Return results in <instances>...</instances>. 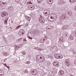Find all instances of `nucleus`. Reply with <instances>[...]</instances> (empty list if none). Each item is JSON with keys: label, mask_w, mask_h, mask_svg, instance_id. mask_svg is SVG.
<instances>
[{"label": "nucleus", "mask_w": 76, "mask_h": 76, "mask_svg": "<svg viewBox=\"0 0 76 76\" xmlns=\"http://www.w3.org/2000/svg\"><path fill=\"white\" fill-rule=\"evenodd\" d=\"M57 15L55 14H53L50 17V19H49V22H53L54 20L57 19Z\"/></svg>", "instance_id": "obj_1"}, {"label": "nucleus", "mask_w": 76, "mask_h": 76, "mask_svg": "<svg viewBox=\"0 0 76 76\" xmlns=\"http://www.w3.org/2000/svg\"><path fill=\"white\" fill-rule=\"evenodd\" d=\"M1 16L2 18H6L8 16L7 13L6 12H3L1 13Z\"/></svg>", "instance_id": "obj_2"}, {"label": "nucleus", "mask_w": 76, "mask_h": 76, "mask_svg": "<svg viewBox=\"0 0 76 76\" xmlns=\"http://www.w3.org/2000/svg\"><path fill=\"white\" fill-rule=\"evenodd\" d=\"M35 8V7L32 5H30L28 6V10H34Z\"/></svg>", "instance_id": "obj_3"}, {"label": "nucleus", "mask_w": 76, "mask_h": 76, "mask_svg": "<svg viewBox=\"0 0 76 76\" xmlns=\"http://www.w3.org/2000/svg\"><path fill=\"white\" fill-rule=\"evenodd\" d=\"M53 64L54 66L55 67H58L59 66V63L57 61H53Z\"/></svg>", "instance_id": "obj_4"}, {"label": "nucleus", "mask_w": 76, "mask_h": 76, "mask_svg": "<svg viewBox=\"0 0 76 76\" xmlns=\"http://www.w3.org/2000/svg\"><path fill=\"white\" fill-rule=\"evenodd\" d=\"M62 35L63 37H67L69 36L68 33L65 31H64L62 32Z\"/></svg>", "instance_id": "obj_5"}, {"label": "nucleus", "mask_w": 76, "mask_h": 76, "mask_svg": "<svg viewBox=\"0 0 76 76\" xmlns=\"http://www.w3.org/2000/svg\"><path fill=\"white\" fill-rule=\"evenodd\" d=\"M38 71L36 69H33L32 71V73L33 75H37L38 74Z\"/></svg>", "instance_id": "obj_6"}, {"label": "nucleus", "mask_w": 76, "mask_h": 76, "mask_svg": "<svg viewBox=\"0 0 76 76\" xmlns=\"http://www.w3.org/2000/svg\"><path fill=\"white\" fill-rule=\"evenodd\" d=\"M65 64L67 66H70V61L68 59H66L65 61Z\"/></svg>", "instance_id": "obj_7"}, {"label": "nucleus", "mask_w": 76, "mask_h": 76, "mask_svg": "<svg viewBox=\"0 0 76 76\" xmlns=\"http://www.w3.org/2000/svg\"><path fill=\"white\" fill-rule=\"evenodd\" d=\"M24 30H22L18 33V34L19 35H23L24 32Z\"/></svg>", "instance_id": "obj_8"}, {"label": "nucleus", "mask_w": 76, "mask_h": 76, "mask_svg": "<svg viewBox=\"0 0 76 76\" xmlns=\"http://www.w3.org/2000/svg\"><path fill=\"white\" fill-rule=\"evenodd\" d=\"M40 62L41 63L42 62H43L44 61V56H40Z\"/></svg>", "instance_id": "obj_9"}, {"label": "nucleus", "mask_w": 76, "mask_h": 76, "mask_svg": "<svg viewBox=\"0 0 76 76\" xmlns=\"http://www.w3.org/2000/svg\"><path fill=\"white\" fill-rule=\"evenodd\" d=\"M0 75L1 76H4V72H3V71L1 69L0 70Z\"/></svg>", "instance_id": "obj_10"}, {"label": "nucleus", "mask_w": 76, "mask_h": 76, "mask_svg": "<svg viewBox=\"0 0 76 76\" xmlns=\"http://www.w3.org/2000/svg\"><path fill=\"white\" fill-rule=\"evenodd\" d=\"M25 18H26L27 20L28 21H30V20H31V18L29 17V16L26 15L25 16Z\"/></svg>", "instance_id": "obj_11"}, {"label": "nucleus", "mask_w": 76, "mask_h": 76, "mask_svg": "<svg viewBox=\"0 0 76 76\" xmlns=\"http://www.w3.org/2000/svg\"><path fill=\"white\" fill-rule=\"evenodd\" d=\"M52 1V0H48L47 3L49 4H52L53 3V2Z\"/></svg>", "instance_id": "obj_12"}, {"label": "nucleus", "mask_w": 76, "mask_h": 76, "mask_svg": "<svg viewBox=\"0 0 76 76\" xmlns=\"http://www.w3.org/2000/svg\"><path fill=\"white\" fill-rule=\"evenodd\" d=\"M58 74L60 75H62L64 74V72L63 71H61L59 72Z\"/></svg>", "instance_id": "obj_13"}, {"label": "nucleus", "mask_w": 76, "mask_h": 76, "mask_svg": "<svg viewBox=\"0 0 76 76\" xmlns=\"http://www.w3.org/2000/svg\"><path fill=\"white\" fill-rule=\"evenodd\" d=\"M7 20H8V18H6L4 20V23L5 25H7Z\"/></svg>", "instance_id": "obj_14"}, {"label": "nucleus", "mask_w": 76, "mask_h": 76, "mask_svg": "<svg viewBox=\"0 0 76 76\" xmlns=\"http://www.w3.org/2000/svg\"><path fill=\"white\" fill-rule=\"evenodd\" d=\"M40 56H42V55H37L36 56V58L37 59L38 58V59H40L41 58V57H40Z\"/></svg>", "instance_id": "obj_15"}, {"label": "nucleus", "mask_w": 76, "mask_h": 76, "mask_svg": "<svg viewBox=\"0 0 76 76\" xmlns=\"http://www.w3.org/2000/svg\"><path fill=\"white\" fill-rule=\"evenodd\" d=\"M59 55V54H55L54 55V57L55 58H57V59H58Z\"/></svg>", "instance_id": "obj_16"}, {"label": "nucleus", "mask_w": 76, "mask_h": 76, "mask_svg": "<svg viewBox=\"0 0 76 76\" xmlns=\"http://www.w3.org/2000/svg\"><path fill=\"white\" fill-rule=\"evenodd\" d=\"M46 12V10H45L44 11V12H45V13H44V15H45V16H48V15H49V14H48V12Z\"/></svg>", "instance_id": "obj_17"}, {"label": "nucleus", "mask_w": 76, "mask_h": 76, "mask_svg": "<svg viewBox=\"0 0 76 76\" xmlns=\"http://www.w3.org/2000/svg\"><path fill=\"white\" fill-rule=\"evenodd\" d=\"M8 9H9V10L11 12V11H12V10H13V7H9L8 8Z\"/></svg>", "instance_id": "obj_18"}, {"label": "nucleus", "mask_w": 76, "mask_h": 76, "mask_svg": "<svg viewBox=\"0 0 76 76\" xmlns=\"http://www.w3.org/2000/svg\"><path fill=\"white\" fill-rule=\"evenodd\" d=\"M39 21L40 23H44V21H43V20L42 19H39Z\"/></svg>", "instance_id": "obj_19"}, {"label": "nucleus", "mask_w": 76, "mask_h": 76, "mask_svg": "<svg viewBox=\"0 0 76 76\" xmlns=\"http://www.w3.org/2000/svg\"><path fill=\"white\" fill-rule=\"evenodd\" d=\"M63 56L60 55H59L58 59H62Z\"/></svg>", "instance_id": "obj_20"}, {"label": "nucleus", "mask_w": 76, "mask_h": 76, "mask_svg": "<svg viewBox=\"0 0 76 76\" xmlns=\"http://www.w3.org/2000/svg\"><path fill=\"white\" fill-rule=\"evenodd\" d=\"M70 50L74 54H76V52L74 50L71 49H70Z\"/></svg>", "instance_id": "obj_21"}, {"label": "nucleus", "mask_w": 76, "mask_h": 76, "mask_svg": "<svg viewBox=\"0 0 76 76\" xmlns=\"http://www.w3.org/2000/svg\"><path fill=\"white\" fill-rule=\"evenodd\" d=\"M37 1L38 4H39V3H41L42 2L43 0H37Z\"/></svg>", "instance_id": "obj_22"}, {"label": "nucleus", "mask_w": 76, "mask_h": 76, "mask_svg": "<svg viewBox=\"0 0 76 76\" xmlns=\"http://www.w3.org/2000/svg\"><path fill=\"white\" fill-rule=\"evenodd\" d=\"M50 49L51 50V51H54V48L53 47H51L50 48Z\"/></svg>", "instance_id": "obj_23"}, {"label": "nucleus", "mask_w": 76, "mask_h": 76, "mask_svg": "<svg viewBox=\"0 0 76 76\" xmlns=\"http://www.w3.org/2000/svg\"><path fill=\"white\" fill-rule=\"evenodd\" d=\"M22 26H18L16 28V29L17 30V29H19L20 27Z\"/></svg>", "instance_id": "obj_24"}, {"label": "nucleus", "mask_w": 76, "mask_h": 76, "mask_svg": "<svg viewBox=\"0 0 76 76\" xmlns=\"http://www.w3.org/2000/svg\"><path fill=\"white\" fill-rule=\"evenodd\" d=\"M15 1L17 2L18 3H20V0H15Z\"/></svg>", "instance_id": "obj_25"}, {"label": "nucleus", "mask_w": 76, "mask_h": 76, "mask_svg": "<svg viewBox=\"0 0 76 76\" xmlns=\"http://www.w3.org/2000/svg\"><path fill=\"white\" fill-rule=\"evenodd\" d=\"M59 39H60V41H62V40H63V38L62 37H60L59 38Z\"/></svg>", "instance_id": "obj_26"}, {"label": "nucleus", "mask_w": 76, "mask_h": 76, "mask_svg": "<svg viewBox=\"0 0 76 76\" xmlns=\"http://www.w3.org/2000/svg\"><path fill=\"white\" fill-rule=\"evenodd\" d=\"M22 54H23L24 56H25V54H26V52L24 51V52H22Z\"/></svg>", "instance_id": "obj_27"}, {"label": "nucleus", "mask_w": 76, "mask_h": 76, "mask_svg": "<svg viewBox=\"0 0 76 76\" xmlns=\"http://www.w3.org/2000/svg\"><path fill=\"white\" fill-rule=\"evenodd\" d=\"M70 38L72 40H73V37L72 36H70Z\"/></svg>", "instance_id": "obj_28"}, {"label": "nucleus", "mask_w": 76, "mask_h": 76, "mask_svg": "<svg viewBox=\"0 0 76 76\" xmlns=\"http://www.w3.org/2000/svg\"><path fill=\"white\" fill-rule=\"evenodd\" d=\"M22 45H18V48H21V47H22Z\"/></svg>", "instance_id": "obj_29"}, {"label": "nucleus", "mask_w": 76, "mask_h": 76, "mask_svg": "<svg viewBox=\"0 0 76 76\" xmlns=\"http://www.w3.org/2000/svg\"><path fill=\"white\" fill-rule=\"evenodd\" d=\"M27 26H28V24L26 23L25 26V27H27Z\"/></svg>", "instance_id": "obj_30"}, {"label": "nucleus", "mask_w": 76, "mask_h": 76, "mask_svg": "<svg viewBox=\"0 0 76 76\" xmlns=\"http://www.w3.org/2000/svg\"><path fill=\"white\" fill-rule=\"evenodd\" d=\"M67 25H65L63 26V28H67Z\"/></svg>", "instance_id": "obj_31"}, {"label": "nucleus", "mask_w": 76, "mask_h": 76, "mask_svg": "<svg viewBox=\"0 0 76 76\" xmlns=\"http://www.w3.org/2000/svg\"><path fill=\"white\" fill-rule=\"evenodd\" d=\"M26 38H25L24 39H23V41H24L25 42H26L27 41V40L26 39Z\"/></svg>", "instance_id": "obj_32"}, {"label": "nucleus", "mask_w": 76, "mask_h": 76, "mask_svg": "<svg viewBox=\"0 0 76 76\" xmlns=\"http://www.w3.org/2000/svg\"><path fill=\"white\" fill-rule=\"evenodd\" d=\"M2 3L3 4H6L5 2H2Z\"/></svg>", "instance_id": "obj_33"}, {"label": "nucleus", "mask_w": 76, "mask_h": 76, "mask_svg": "<svg viewBox=\"0 0 76 76\" xmlns=\"http://www.w3.org/2000/svg\"><path fill=\"white\" fill-rule=\"evenodd\" d=\"M71 72H72L73 73V72H74V71L73 70V69H72L71 70Z\"/></svg>", "instance_id": "obj_34"}, {"label": "nucleus", "mask_w": 76, "mask_h": 76, "mask_svg": "<svg viewBox=\"0 0 76 76\" xmlns=\"http://www.w3.org/2000/svg\"><path fill=\"white\" fill-rule=\"evenodd\" d=\"M28 38H29V39H32V38L31 37H29Z\"/></svg>", "instance_id": "obj_35"}, {"label": "nucleus", "mask_w": 76, "mask_h": 76, "mask_svg": "<svg viewBox=\"0 0 76 76\" xmlns=\"http://www.w3.org/2000/svg\"><path fill=\"white\" fill-rule=\"evenodd\" d=\"M21 38H20V39H18V41H20V39H21Z\"/></svg>", "instance_id": "obj_36"}, {"label": "nucleus", "mask_w": 76, "mask_h": 76, "mask_svg": "<svg viewBox=\"0 0 76 76\" xmlns=\"http://www.w3.org/2000/svg\"><path fill=\"white\" fill-rule=\"evenodd\" d=\"M16 47L17 48H19V46H16Z\"/></svg>", "instance_id": "obj_37"}, {"label": "nucleus", "mask_w": 76, "mask_h": 76, "mask_svg": "<svg viewBox=\"0 0 76 76\" xmlns=\"http://www.w3.org/2000/svg\"><path fill=\"white\" fill-rule=\"evenodd\" d=\"M25 72H26V73H27V72H28V71H27V70H25Z\"/></svg>", "instance_id": "obj_38"}, {"label": "nucleus", "mask_w": 76, "mask_h": 76, "mask_svg": "<svg viewBox=\"0 0 76 76\" xmlns=\"http://www.w3.org/2000/svg\"><path fill=\"white\" fill-rule=\"evenodd\" d=\"M1 3H0V7H1Z\"/></svg>", "instance_id": "obj_39"}, {"label": "nucleus", "mask_w": 76, "mask_h": 76, "mask_svg": "<svg viewBox=\"0 0 76 76\" xmlns=\"http://www.w3.org/2000/svg\"><path fill=\"white\" fill-rule=\"evenodd\" d=\"M69 1L70 3H71V2L72 1H71V0H69Z\"/></svg>", "instance_id": "obj_40"}, {"label": "nucleus", "mask_w": 76, "mask_h": 76, "mask_svg": "<svg viewBox=\"0 0 76 76\" xmlns=\"http://www.w3.org/2000/svg\"><path fill=\"white\" fill-rule=\"evenodd\" d=\"M6 65V64H4V65Z\"/></svg>", "instance_id": "obj_41"}, {"label": "nucleus", "mask_w": 76, "mask_h": 76, "mask_svg": "<svg viewBox=\"0 0 76 76\" xmlns=\"http://www.w3.org/2000/svg\"><path fill=\"white\" fill-rule=\"evenodd\" d=\"M61 1H60V3H61Z\"/></svg>", "instance_id": "obj_42"}, {"label": "nucleus", "mask_w": 76, "mask_h": 76, "mask_svg": "<svg viewBox=\"0 0 76 76\" xmlns=\"http://www.w3.org/2000/svg\"><path fill=\"white\" fill-rule=\"evenodd\" d=\"M49 65H50V63H49Z\"/></svg>", "instance_id": "obj_43"}, {"label": "nucleus", "mask_w": 76, "mask_h": 76, "mask_svg": "<svg viewBox=\"0 0 76 76\" xmlns=\"http://www.w3.org/2000/svg\"><path fill=\"white\" fill-rule=\"evenodd\" d=\"M6 60H7V59H5Z\"/></svg>", "instance_id": "obj_44"}, {"label": "nucleus", "mask_w": 76, "mask_h": 76, "mask_svg": "<svg viewBox=\"0 0 76 76\" xmlns=\"http://www.w3.org/2000/svg\"><path fill=\"white\" fill-rule=\"evenodd\" d=\"M63 3V2H62V3Z\"/></svg>", "instance_id": "obj_45"}, {"label": "nucleus", "mask_w": 76, "mask_h": 76, "mask_svg": "<svg viewBox=\"0 0 76 76\" xmlns=\"http://www.w3.org/2000/svg\"><path fill=\"white\" fill-rule=\"evenodd\" d=\"M76 27V26H74V27Z\"/></svg>", "instance_id": "obj_46"}, {"label": "nucleus", "mask_w": 76, "mask_h": 76, "mask_svg": "<svg viewBox=\"0 0 76 76\" xmlns=\"http://www.w3.org/2000/svg\"><path fill=\"white\" fill-rule=\"evenodd\" d=\"M64 18H65V16L64 17Z\"/></svg>", "instance_id": "obj_47"}, {"label": "nucleus", "mask_w": 76, "mask_h": 76, "mask_svg": "<svg viewBox=\"0 0 76 76\" xmlns=\"http://www.w3.org/2000/svg\"><path fill=\"white\" fill-rule=\"evenodd\" d=\"M75 25H76V23H75Z\"/></svg>", "instance_id": "obj_48"}]
</instances>
